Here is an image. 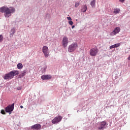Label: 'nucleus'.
I'll return each mask as SVG.
<instances>
[{
	"label": "nucleus",
	"instance_id": "nucleus-27",
	"mask_svg": "<svg viewBox=\"0 0 130 130\" xmlns=\"http://www.w3.org/2000/svg\"><path fill=\"white\" fill-rule=\"evenodd\" d=\"M120 3H124V0H119Z\"/></svg>",
	"mask_w": 130,
	"mask_h": 130
},
{
	"label": "nucleus",
	"instance_id": "nucleus-20",
	"mask_svg": "<svg viewBox=\"0 0 130 130\" xmlns=\"http://www.w3.org/2000/svg\"><path fill=\"white\" fill-rule=\"evenodd\" d=\"M17 69H18V70H21L23 69V64H22L21 63L17 64Z\"/></svg>",
	"mask_w": 130,
	"mask_h": 130
},
{
	"label": "nucleus",
	"instance_id": "nucleus-3",
	"mask_svg": "<svg viewBox=\"0 0 130 130\" xmlns=\"http://www.w3.org/2000/svg\"><path fill=\"white\" fill-rule=\"evenodd\" d=\"M77 48H78V44L76 42L73 43L69 46L68 51L69 52H74Z\"/></svg>",
	"mask_w": 130,
	"mask_h": 130
},
{
	"label": "nucleus",
	"instance_id": "nucleus-15",
	"mask_svg": "<svg viewBox=\"0 0 130 130\" xmlns=\"http://www.w3.org/2000/svg\"><path fill=\"white\" fill-rule=\"evenodd\" d=\"M81 11L82 13H86L87 11V6L86 5L82 6Z\"/></svg>",
	"mask_w": 130,
	"mask_h": 130
},
{
	"label": "nucleus",
	"instance_id": "nucleus-18",
	"mask_svg": "<svg viewBox=\"0 0 130 130\" xmlns=\"http://www.w3.org/2000/svg\"><path fill=\"white\" fill-rule=\"evenodd\" d=\"M119 12H120V9H119L118 8H116V9H114L113 13H114V14H115V15H116L117 14H119Z\"/></svg>",
	"mask_w": 130,
	"mask_h": 130
},
{
	"label": "nucleus",
	"instance_id": "nucleus-19",
	"mask_svg": "<svg viewBox=\"0 0 130 130\" xmlns=\"http://www.w3.org/2000/svg\"><path fill=\"white\" fill-rule=\"evenodd\" d=\"M46 69H47V66H44L42 68H41V71L42 73H45L46 72Z\"/></svg>",
	"mask_w": 130,
	"mask_h": 130
},
{
	"label": "nucleus",
	"instance_id": "nucleus-9",
	"mask_svg": "<svg viewBox=\"0 0 130 130\" xmlns=\"http://www.w3.org/2000/svg\"><path fill=\"white\" fill-rule=\"evenodd\" d=\"M69 43V38L67 37H64L62 40V45L64 48H66L68 46Z\"/></svg>",
	"mask_w": 130,
	"mask_h": 130
},
{
	"label": "nucleus",
	"instance_id": "nucleus-13",
	"mask_svg": "<svg viewBox=\"0 0 130 130\" xmlns=\"http://www.w3.org/2000/svg\"><path fill=\"white\" fill-rule=\"evenodd\" d=\"M27 73V70H23L21 74L19 75V78H23V77H25L26 76V74Z\"/></svg>",
	"mask_w": 130,
	"mask_h": 130
},
{
	"label": "nucleus",
	"instance_id": "nucleus-6",
	"mask_svg": "<svg viewBox=\"0 0 130 130\" xmlns=\"http://www.w3.org/2000/svg\"><path fill=\"white\" fill-rule=\"evenodd\" d=\"M15 107V104H12L11 105H9L5 108V111L7 113H10L11 114V113L13 110H14V108Z\"/></svg>",
	"mask_w": 130,
	"mask_h": 130
},
{
	"label": "nucleus",
	"instance_id": "nucleus-8",
	"mask_svg": "<svg viewBox=\"0 0 130 130\" xmlns=\"http://www.w3.org/2000/svg\"><path fill=\"white\" fill-rule=\"evenodd\" d=\"M98 53V49L97 48H92L89 51V54L90 56H96Z\"/></svg>",
	"mask_w": 130,
	"mask_h": 130
},
{
	"label": "nucleus",
	"instance_id": "nucleus-17",
	"mask_svg": "<svg viewBox=\"0 0 130 130\" xmlns=\"http://www.w3.org/2000/svg\"><path fill=\"white\" fill-rule=\"evenodd\" d=\"M16 31L15 30L14 28L11 29L10 31V37H12V36H14V35L15 34Z\"/></svg>",
	"mask_w": 130,
	"mask_h": 130
},
{
	"label": "nucleus",
	"instance_id": "nucleus-14",
	"mask_svg": "<svg viewBox=\"0 0 130 130\" xmlns=\"http://www.w3.org/2000/svg\"><path fill=\"white\" fill-rule=\"evenodd\" d=\"M120 46V43L115 44L110 46V49H112V48H116L117 47H119Z\"/></svg>",
	"mask_w": 130,
	"mask_h": 130
},
{
	"label": "nucleus",
	"instance_id": "nucleus-29",
	"mask_svg": "<svg viewBox=\"0 0 130 130\" xmlns=\"http://www.w3.org/2000/svg\"><path fill=\"white\" fill-rule=\"evenodd\" d=\"M20 108H23V106H20Z\"/></svg>",
	"mask_w": 130,
	"mask_h": 130
},
{
	"label": "nucleus",
	"instance_id": "nucleus-12",
	"mask_svg": "<svg viewBox=\"0 0 130 130\" xmlns=\"http://www.w3.org/2000/svg\"><path fill=\"white\" fill-rule=\"evenodd\" d=\"M30 128L31 129H36V130L40 129V128H41V125H40V124H36L31 126Z\"/></svg>",
	"mask_w": 130,
	"mask_h": 130
},
{
	"label": "nucleus",
	"instance_id": "nucleus-4",
	"mask_svg": "<svg viewBox=\"0 0 130 130\" xmlns=\"http://www.w3.org/2000/svg\"><path fill=\"white\" fill-rule=\"evenodd\" d=\"M108 124L105 121L99 123L98 128L99 130H104L107 127Z\"/></svg>",
	"mask_w": 130,
	"mask_h": 130
},
{
	"label": "nucleus",
	"instance_id": "nucleus-22",
	"mask_svg": "<svg viewBox=\"0 0 130 130\" xmlns=\"http://www.w3.org/2000/svg\"><path fill=\"white\" fill-rule=\"evenodd\" d=\"M80 6V3H76L75 5V8H78Z\"/></svg>",
	"mask_w": 130,
	"mask_h": 130
},
{
	"label": "nucleus",
	"instance_id": "nucleus-7",
	"mask_svg": "<svg viewBox=\"0 0 130 130\" xmlns=\"http://www.w3.org/2000/svg\"><path fill=\"white\" fill-rule=\"evenodd\" d=\"M42 51L44 53L45 57H48V56H49V51L48 50V47L44 46L42 48Z\"/></svg>",
	"mask_w": 130,
	"mask_h": 130
},
{
	"label": "nucleus",
	"instance_id": "nucleus-5",
	"mask_svg": "<svg viewBox=\"0 0 130 130\" xmlns=\"http://www.w3.org/2000/svg\"><path fill=\"white\" fill-rule=\"evenodd\" d=\"M62 119V117L61 116H57L55 117L54 119L52 120V123L53 124H56L58 123L59 122H60L61 120Z\"/></svg>",
	"mask_w": 130,
	"mask_h": 130
},
{
	"label": "nucleus",
	"instance_id": "nucleus-16",
	"mask_svg": "<svg viewBox=\"0 0 130 130\" xmlns=\"http://www.w3.org/2000/svg\"><path fill=\"white\" fill-rule=\"evenodd\" d=\"M96 4V0H92L90 2V6L92 8H95V5Z\"/></svg>",
	"mask_w": 130,
	"mask_h": 130
},
{
	"label": "nucleus",
	"instance_id": "nucleus-2",
	"mask_svg": "<svg viewBox=\"0 0 130 130\" xmlns=\"http://www.w3.org/2000/svg\"><path fill=\"white\" fill-rule=\"evenodd\" d=\"M19 75V71H12L10 72L9 73L6 74L3 77L4 80H11L13 79L15 76Z\"/></svg>",
	"mask_w": 130,
	"mask_h": 130
},
{
	"label": "nucleus",
	"instance_id": "nucleus-26",
	"mask_svg": "<svg viewBox=\"0 0 130 130\" xmlns=\"http://www.w3.org/2000/svg\"><path fill=\"white\" fill-rule=\"evenodd\" d=\"M67 19H68V20H71V21H72V17H67Z\"/></svg>",
	"mask_w": 130,
	"mask_h": 130
},
{
	"label": "nucleus",
	"instance_id": "nucleus-11",
	"mask_svg": "<svg viewBox=\"0 0 130 130\" xmlns=\"http://www.w3.org/2000/svg\"><path fill=\"white\" fill-rule=\"evenodd\" d=\"M52 76L50 75H44L41 76V79L43 80V81L50 80Z\"/></svg>",
	"mask_w": 130,
	"mask_h": 130
},
{
	"label": "nucleus",
	"instance_id": "nucleus-21",
	"mask_svg": "<svg viewBox=\"0 0 130 130\" xmlns=\"http://www.w3.org/2000/svg\"><path fill=\"white\" fill-rule=\"evenodd\" d=\"M3 40H4V37H3V35H0V42H2Z\"/></svg>",
	"mask_w": 130,
	"mask_h": 130
},
{
	"label": "nucleus",
	"instance_id": "nucleus-28",
	"mask_svg": "<svg viewBox=\"0 0 130 130\" xmlns=\"http://www.w3.org/2000/svg\"><path fill=\"white\" fill-rule=\"evenodd\" d=\"M74 28H75V25H73V26H72V29H74Z\"/></svg>",
	"mask_w": 130,
	"mask_h": 130
},
{
	"label": "nucleus",
	"instance_id": "nucleus-25",
	"mask_svg": "<svg viewBox=\"0 0 130 130\" xmlns=\"http://www.w3.org/2000/svg\"><path fill=\"white\" fill-rule=\"evenodd\" d=\"M17 90H18V91H20V90H22V86L17 87Z\"/></svg>",
	"mask_w": 130,
	"mask_h": 130
},
{
	"label": "nucleus",
	"instance_id": "nucleus-24",
	"mask_svg": "<svg viewBox=\"0 0 130 130\" xmlns=\"http://www.w3.org/2000/svg\"><path fill=\"white\" fill-rule=\"evenodd\" d=\"M1 113H2V114H6V112L5 111V110H2Z\"/></svg>",
	"mask_w": 130,
	"mask_h": 130
},
{
	"label": "nucleus",
	"instance_id": "nucleus-1",
	"mask_svg": "<svg viewBox=\"0 0 130 130\" xmlns=\"http://www.w3.org/2000/svg\"><path fill=\"white\" fill-rule=\"evenodd\" d=\"M16 12V9L13 7H7V6H3L0 8V13H4V16L6 19H8L12 15Z\"/></svg>",
	"mask_w": 130,
	"mask_h": 130
},
{
	"label": "nucleus",
	"instance_id": "nucleus-10",
	"mask_svg": "<svg viewBox=\"0 0 130 130\" xmlns=\"http://www.w3.org/2000/svg\"><path fill=\"white\" fill-rule=\"evenodd\" d=\"M120 32V28L118 27H116L114 28L113 31L110 33V35L111 36H114L116 35V34H118L119 32Z\"/></svg>",
	"mask_w": 130,
	"mask_h": 130
},
{
	"label": "nucleus",
	"instance_id": "nucleus-23",
	"mask_svg": "<svg viewBox=\"0 0 130 130\" xmlns=\"http://www.w3.org/2000/svg\"><path fill=\"white\" fill-rule=\"evenodd\" d=\"M69 25H71V26H73L74 22L72 20H70L69 21Z\"/></svg>",
	"mask_w": 130,
	"mask_h": 130
}]
</instances>
